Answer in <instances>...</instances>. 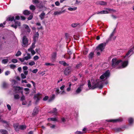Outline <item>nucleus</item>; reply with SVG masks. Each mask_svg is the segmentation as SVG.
<instances>
[{
	"label": "nucleus",
	"mask_w": 134,
	"mask_h": 134,
	"mask_svg": "<svg viewBox=\"0 0 134 134\" xmlns=\"http://www.w3.org/2000/svg\"><path fill=\"white\" fill-rule=\"evenodd\" d=\"M122 120L121 118L116 119H111L107 120L108 122H120L122 121Z\"/></svg>",
	"instance_id": "nucleus-12"
},
{
	"label": "nucleus",
	"mask_w": 134,
	"mask_h": 134,
	"mask_svg": "<svg viewBox=\"0 0 134 134\" xmlns=\"http://www.w3.org/2000/svg\"><path fill=\"white\" fill-rule=\"evenodd\" d=\"M88 52V50L87 49H86V50L84 51L83 52V54L84 55H86Z\"/></svg>",
	"instance_id": "nucleus-57"
},
{
	"label": "nucleus",
	"mask_w": 134,
	"mask_h": 134,
	"mask_svg": "<svg viewBox=\"0 0 134 134\" xmlns=\"http://www.w3.org/2000/svg\"><path fill=\"white\" fill-rule=\"evenodd\" d=\"M28 69L27 67L26 66H24L23 67L24 71Z\"/></svg>",
	"instance_id": "nucleus-64"
},
{
	"label": "nucleus",
	"mask_w": 134,
	"mask_h": 134,
	"mask_svg": "<svg viewBox=\"0 0 134 134\" xmlns=\"http://www.w3.org/2000/svg\"><path fill=\"white\" fill-rule=\"evenodd\" d=\"M24 58V59H25V60H27L31 59V56L29 53H27V56H25Z\"/></svg>",
	"instance_id": "nucleus-17"
},
{
	"label": "nucleus",
	"mask_w": 134,
	"mask_h": 134,
	"mask_svg": "<svg viewBox=\"0 0 134 134\" xmlns=\"http://www.w3.org/2000/svg\"><path fill=\"white\" fill-rule=\"evenodd\" d=\"M59 90L58 88H56L55 90V94L57 95L59 93H60V92L59 91Z\"/></svg>",
	"instance_id": "nucleus-38"
},
{
	"label": "nucleus",
	"mask_w": 134,
	"mask_h": 134,
	"mask_svg": "<svg viewBox=\"0 0 134 134\" xmlns=\"http://www.w3.org/2000/svg\"><path fill=\"white\" fill-rule=\"evenodd\" d=\"M36 25H38V26H39L40 27H38V28L39 29H42V26H41V24L39 23H37V24H36Z\"/></svg>",
	"instance_id": "nucleus-43"
},
{
	"label": "nucleus",
	"mask_w": 134,
	"mask_h": 134,
	"mask_svg": "<svg viewBox=\"0 0 134 134\" xmlns=\"http://www.w3.org/2000/svg\"><path fill=\"white\" fill-rule=\"evenodd\" d=\"M54 97H55V95H54V94H53L52 95V98H51V99H50L49 100V102H51V101H52L54 99Z\"/></svg>",
	"instance_id": "nucleus-53"
},
{
	"label": "nucleus",
	"mask_w": 134,
	"mask_h": 134,
	"mask_svg": "<svg viewBox=\"0 0 134 134\" xmlns=\"http://www.w3.org/2000/svg\"><path fill=\"white\" fill-rule=\"evenodd\" d=\"M40 94L39 93L35 95L34 98L37 101H38L40 100Z\"/></svg>",
	"instance_id": "nucleus-16"
},
{
	"label": "nucleus",
	"mask_w": 134,
	"mask_h": 134,
	"mask_svg": "<svg viewBox=\"0 0 134 134\" xmlns=\"http://www.w3.org/2000/svg\"><path fill=\"white\" fill-rule=\"evenodd\" d=\"M60 93L62 94H66V92L64 91H63L60 92Z\"/></svg>",
	"instance_id": "nucleus-63"
},
{
	"label": "nucleus",
	"mask_w": 134,
	"mask_h": 134,
	"mask_svg": "<svg viewBox=\"0 0 134 134\" xmlns=\"http://www.w3.org/2000/svg\"><path fill=\"white\" fill-rule=\"evenodd\" d=\"M8 86V84L5 82H3V88H6Z\"/></svg>",
	"instance_id": "nucleus-42"
},
{
	"label": "nucleus",
	"mask_w": 134,
	"mask_h": 134,
	"mask_svg": "<svg viewBox=\"0 0 134 134\" xmlns=\"http://www.w3.org/2000/svg\"><path fill=\"white\" fill-rule=\"evenodd\" d=\"M8 61V59H4L2 60V63L4 64H5L7 63Z\"/></svg>",
	"instance_id": "nucleus-33"
},
{
	"label": "nucleus",
	"mask_w": 134,
	"mask_h": 134,
	"mask_svg": "<svg viewBox=\"0 0 134 134\" xmlns=\"http://www.w3.org/2000/svg\"><path fill=\"white\" fill-rule=\"evenodd\" d=\"M106 45L105 43H102L99 44L96 47V50L97 51H100L101 52H102L105 48Z\"/></svg>",
	"instance_id": "nucleus-4"
},
{
	"label": "nucleus",
	"mask_w": 134,
	"mask_h": 134,
	"mask_svg": "<svg viewBox=\"0 0 134 134\" xmlns=\"http://www.w3.org/2000/svg\"><path fill=\"white\" fill-rule=\"evenodd\" d=\"M0 132L2 134H8L7 131L4 129H1L0 130Z\"/></svg>",
	"instance_id": "nucleus-21"
},
{
	"label": "nucleus",
	"mask_w": 134,
	"mask_h": 134,
	"mask_svg": "<svg viewBox=\"0 0 134 134\" xmlns=\"http://www.w3.org/2000/svg\"><path fill=\"white\" fill-rule=\"evenodd\" d=\"M21 53L20 51H18L16 53L15 55L16 56H19L21 55Z\"/></svg>",
	"instance_id": "nucleus-40"
},
{
	"label": "nucleus",
	"mask_w": 134,
	"mask_h": 134,
	"mask_svg": "<svg viewBox=\"0 0 134 134\" xmlns=\"http://www.w3.org/2000/svg\"><path fill=\"white\" fill-rule=\"evenodd\" d=\"M48 97L47 96H45L43 98V100L44 101H46L48 100Z\"/></svg>",
	"instance_id": "nucleus-48"
},
{
	"label": "nucleus",
	"mask_w": 134,
	"mask_h": 134,
	"mask_svg": "<svg viewBox=\"0 0 134 134\" xmlns=\"http://www.w3.org/2000/svg\"><path fill=\"white\" fill-rule=\"evenodd\" d=\"M23 13L24 14L26 15H28L30 14V11L26 10L24 11Z\"/></svg>",
	"instance_id": "nucleus-31"
},
{
	"label": "nucleus",
	"mask_w": 134,
	"mask_h": 134,
	"mask_svg": "<svg viewBox=\"0 0 134 134\" xmlns=\"http://www.w3.org/2000/svg\"><path fill=\"white\" fill-rule=\"evenodd\" d=\"M0 122L3 124H5L7 125H8V122L5 121L3 120L0 117Z\"/></svg>",
	"instance_id": "nucleus-26"
},
{
	"label": "nucleus",
	"mask_w": 134,
	"mask_h": 134,
	"mask_svg": "<svg viewBox=\"0 0 134 134\" xmlns=\"http://www.w3.org/2000/svg\"><path fill=\"white\" fill-rule=\"evenodd\" d=\"M128 64V62L127 60L125 61L122 63V68H124Z\"/></svg>",
	"instance_id": "nucleus-14"
},
{
	"label": "nucleus",
	"mask_w": 134,
	"mask_h": 134,
	"mask_svg": "<svg viewBox=\"0 0 134 134\" xmlns=\"http://www.w3.org/2000/svg\"><path fill=\"white\" fill-rule=\"evenodd\" d=\"M20 127L21 130H24L26 129V126L25 125H20Z\"/></svg>",
	"instance_id": "nucleus-32"
},
{
	"label": "nucleus",
	"mask_w": 134,
	"mask_h": 134,
	"mask_svg": "<svg viewBox=\"0 0 134 134\" xmlns=\"http://www.w3.org/2000/svg\"><path fill=\"white\" fill-rule=\"evenodd\" d=\"M134 49V46L133 47H132L130 49L129 51L126 54L125 56L124 57L125 58L126 57H129L133 53V51Z\"/></svg>",
	"instance_id": "nucleus-7"
},
{
	"label": "nucleus",
	"mask_w": 134,
	"mask_h": 134,
	"mask_svg": "<svg viewBox=\"0 0 134 134\" xmlns=\"http://www.w3.org/2000/svg\"><path fill=\"white\" fill-rule=\"evenodd\" d=\"M99 4L101 5H106L107 4V3L104 1L100 2Z\"/></svg>",
	"instance_id": "nucleus-45"
},
{
	"label": "nucleus",
	"mask_w": 134,
	"mask_h": 134,
	"mask_svg": "<svg viewBox=\"0 0 134 134\" xmlns=\"http://www.w3.org/2000/svg\"><path fill=\"white\" fill-rule=\"evenodd\" d=\"M29 40L25 36H24L22 40V46L23 47H27L28 45Z\"/></svg>",
	"instance_id": "nucleus-5"
},
{
	"label": "nucleus",
	"mask_w": 134,
	"mask_h": 134,
	"mask_svg": "<svg viewBox=\"0 0 134 134\" xmlns=\"http://www.w3.org/2000/svg\"><path fill=\"white\" fill-rule=\"evenodd\" d=\"M115 29L113 31L110 35L108 39V41L110 40H115L116 37L114 36V34L115 33Z\"/></svg>",
	"instance_id": "nucleus-6"
},
{
	"label": "nucleus",
	"mask_w": 134,
	"mask_h": 134,
	"mask_svg": "<svg viewBox=\"0 0 134 134\" xmlns=\"http://www.w3.org/2000/svg\"><path fill=\"white\" fill-rule=\"evenodd\" d=\"M12 84H13L14 85L16 83H18V82L17 81H16L15 80H13L12 82Z\"/></svg>",
	"instance_id": "nucleus-54"
},
{
	"label": "nucleus",
	"mask_w": 134,
	"mask_h": 134,
	"mask_svg": "<svg viewBox=\"0 0 134 134\" xmlns=\"http://www.w3.org/2000/svg\"><path fill=\"white\" fill-rule=\"evenodd\" d=\"M23 28L25 29L26 31L29 33L31 31L30 29L27 25L25 24L23 25Z\"/></svg>",
	"instance_id": "nucleus-10"
},
{
	"label": "nucleus",
	"mask_w": 134,
	"mask_h": 134,
	"mask_svg": "<svg viewBox=\"0 0 134 134\" xmlns=\"http://www.w3.org/2000/svg\"><path fill=\"white\" fill-rule=\"evenodd\" d=\"M77 9V8L76 7L74 8H68V10L70 11H73L76 10Z\"/></svg>",
	"instance_id": "nucleus-34"
},
{
	"label": "nucleus",
	"mask_w": 134,
	"mask_h": 134,
	"mask_svg": "<svg viewBox=\"0 0 134 134\" xmlns=\"http://www.w3.org/2000/svg\"><path fill=\"white\" fill-rule=\"evenodd\" d=\"M35 64V63L33 61H31L29 63V65L31 66L34 65Z\"/></svg>",
	"instance_id": "nucleus-36"
},
{
	"label": "nucleus",
	"mask_w": 134,
	"mask_h": 134,
	"mask_svg": "<svg viewBox=\"0 0 134 134\" xmlns=\"http://www.w3.org/2000/svg\"><path fill=\"white\" fill-rule=\"evenodd\" d=\"M29 52H30L31 54L32 55H34L36 53V52L33 49H28Z\"/></svg>",
	"instance_id": "nucleus-23"
},
{
	"label": "nucleus",
	"mask_w": 134,
	"mask_h": 134,
	"mask_svg": "<svg viewBox=\"0 0 134 134\" xmlns=\"http://www.w3.org/2000/svg\"><path fill=\"white\" fill-rule=\"evenodd\" d=\"M45 65H46V66H48V65H50V66H52V65H54V64H51L49 63H46L45 64Z\"/></svg>",
	"instance_id": "nucleus-47"
},
{
	"label": "nucleus",
	"mask_w": 134,
	"mask_h": 134,
	"mask_svg": "<svg viewBox=\"0 0 134 134\" xmlns=\"http://www.w3.org/2000/svg\"><path fill=\"white\" fill-rule=\"evenodd\" d=\"M7 107L8 109L9 110H11V107L8 104H7Z\"/></svg>",
	"instance_id": "nucleus-62"
},
{
	"label": "nucleus",
	"mask_w": 134,
	"mask_h": 134,
	"mask_svg": "<svg viewBox=\"0 0 134 134\" xmlns=\"http://www.w3.org/2000/svg\"><path fill=\"white\" fill-rule=\"evenodd\" d=\"M30 8L31 10H32L33 11L35 9V6L32 5H31L30 6Z\"/></svg>",
	"instance_id": "nucleus-35"
},
{
	"label": "nucleus",
	"mask_w": 134,
	"mask_h": 134,
	"mask_svg": "<svg viewBox=\"0 0 134 134\" xmlns=\"http://www.w3.org/2000/svg\"><path fill=\"white\" fill-rule=\"evenodd\" d=\"M51 113H54L55 115H56L57 113V110L56 108H54L53 110L51 111Z\"/></svg>",
	"instance_id": "nucleus-29"
},
{
	"label": "nucleus",
	"mask_w": 134,
	"mask_h": 134,
	"mask_svg": "<svg viewBox=\"0 0 134 134\" xmlns=\"http://www.w3.org/2000/svg\"><path fill=\"white\" fill-rule=\"evenodd\" d=\"M59 63L60 64L63 65L64 66H67L68 65V64L64 61H60L59 62Z\"/></svg>",
	"instance_id": "nucleus-25"
},
{
	"label": "nucleus",
	"mask_w": 134,
	"mask_h": 134,
	"mask_svg": "<svg viewBox=\"0 0 134 134\" xmlns=\"http://www.w3.org/2000/svg\"><path fill=\"white\" fill-rule=\"evenodd\" d=\"M106 9L107 10H103L101 11L100 12H98L95 13V14H108L109 13V12H115V10L111 9L109 8H107Z\"/></svg>",
	"instance_id": "nucleus-3"
},
{
	"label": "nucleus",
	"mask_w": 134,
	"mask_h": 134,
	"mask_svg": "<svg viewBox=\"0 0 134 134\" xmlns=\"http://www.w3.org/2000/svg\"><path fill=\"white\" fill-rule=\"evenodd\" d=\"M35 41L34 42H33L32 43L31 46L30 47V48L29 49H33L35 47Z\"/></svg>",
	"instance_id": "nucleus-28"
},
{
	"label": "nucleus",
	"mask_w": 134,
	"mask_h": 134,
	"mask_svg": "<svg viewBox=\"0 0 134 134\" xmlns=\"http://www.w3.org/2000/svg\"><path fill=\"white\" fill-rule=\"evenodd\" d=\"M77 26V24H72L71 25V26L73 27H75Z\"/></svg>",
	"instance_id": "nucleus-61"
},
{
	"label": "nucleus",
	"mask_w": 134,
	"mask_h": 134,
	"mask_svg": "<svg viewBox=\"0 0 134 134\" xmlns=\"http://www.w3.org/2000/svg\"><path fill=\"white\" fill-rule=\"evenodd\" d=\"M14 128L16 131H18L20 129V125H19L18 124H14L13 125Z\"/></svg>",
	"instance_id": "nucleus-13"
},
{
	"label": "nucleus",
	"mask_w": 134,
	"mask_h": 134,
	"mask_svg": "<svg viewBox=\"0 0 134 134\" xmlns=\"http://www.w3.org/2000/svg\"><path fill=\"white\" fill-rule=\"evenodd\" d=\"M15 91H19L20 90L23 89V87H20L19 86H14L13 87Z\"/></svg>",
	"instance_id": "nucleus-18"
},
{
	"label": "nucleus",
	"mask_w": 134,
	"mask_h": 134,
	"mask_svg": "<svg viewBox=\"0 0 134 134\" xmlns=\"http://www.w3.org/2000/svg\"><path fill=\"white\" fill-rule=\"evenodd\" d=\"M84 132H82L80 131H77L76 132L77 134H83Z\"/></svg>",
	"instance_id": "nucleus-52"
},
{
	"label": "nucleus",
	"mask_w": 134,
	"mask_h": 134,
	"mask_svg": "<svg viewBox=\"0 0 134 134\" xmlns=\"http://www.w3.org/2000/svg\"><path fill=\"white\" fill-rule=\"evenodd\" d=\"M21 94L23 96L21 97V100L22 101H23V100H25V97L23 95V92H21Z\"/></svg>",
	"instance_id": "nucleus-50"
},
{
	"label": "nucleus",
	"mask_w": 134,
	"mask_h": 134,
	"mask_svg": "<svg viewBox=\"0 0 134 134\" xmlns=\"http://www.w3.org/2000/svg\"><path fill=\"white\" fill-rule=\"evenodd\" d=\"M10 72L9 71H7L5 72V75H8L10 74Z\"/></svg>",
	"instance_id": "nucleus-59"
},
{
	"label": "nucleus",
	"mask_w": 134,
	"mask_h": 134,
	"mask_svg": "<svg viewBox=\"0 0 134 134\" xmlns=\"http://www.w3.org/2000/svg\"><path fill=\"white\" fill-rule=\"evenodd\" d=\"M45 13L44 12H42L41 14L39 16L41 18V20H42L44 18V16L45 15Z\"/></svg>",
	"instance_id": "nucleus-27"
},
{
	"label": "nucleus",
	"mask_w": 134,
	"mask_h": 134,
	"mask_svg": "<svg viewBox=\"0 0 134 134\" xmlns=\"http://www.w3.org/2000/svg\"><path fill=\"white\" fill-rule=\"evenodd\" d=\"M10 68L12 69H15L16 67V66L14 64H11L10 65Z\"/></svg>",
	"instance_id": "nucleus-46"
},
{
	"label": "nucleus",
	"mask_w": 134,
	"mask_h": 134,
	"mask_svg": "<svg viewBox=\"0 0 134 134\" xmlns=\"http://www.w3.org/2000/svg\"><path fill=\"white\" fill-rule=\"evenodd\" d=\"M109 75V71L107 70L100 76V79L97 80L95 81L93 80H91V84L90 81L88 80V87L90 89H94L97 87H98L100 88H102L104 82V80L108 78Z\"/></svg>",
	"instance_id": "nucleus-1"
},
{
	"label": "nucleus",
	"mask_w": 134,
	"mask_h": 134,
	"mask_svg": "<svg viewBox=\"0 0 134 134\" xmlns=\"http://www.w3.org/2000/svg\"><path fill=\"white\" fill-rule=\"evenodd\" d=\"M21 78L23 79L26 78V75H25L23 73H21Z\"/></svg>",
	"instance_id": "nucleus-39"
},
{
	"label": "nucleus",
	"mask_w": 134,
	"mask_h": 134,
	"mask_svg": "<svg viewBox=\"0 0 134 134\" xmlns=\"http://www.w3.org/2000/svg\"><path fill=\"white\" fill-rule=\"evenodd\" d=\"M82 91V87L80 86L79 87H78L77 89L76 90L75 94H79L80 93L81 91Z\"/></svg>",
	"instance_id": "nucleus-15"
},
{
	"label": "nucleus",
	"mask_w": 134,
	"mask_h": 134,
	"mask_svg": "<svg viewBox=\"0 0 134 134\" xmlns=\"http://www.w3.org/2000/svg\"><path fill=\"white\" fill-rule=\"evenodd\" d=\"M14 98L15 99H18L19 98V96L17 94L14 95Z\"/></svg>",
	"instance_id": "nucleus-51"
},
{
	"label": "nucleus",
	"mask_w": 134,
	"mask_h": 134,
	"mask_svg": "<svg viewBox=\"0 0 134 134\" xmlns=\"http://www.w3.org/2000/svg\"><path fill=\"white\" fill-rule=\"evenodd\" d=\"M14 17L13 16H9L8 17V18L7 19V20L8 21H13L14 19Z\"/></svg>",
	"instance_id": "nucleus-24"
},
{
	"label": "nucleus",
	"mask_w": 134,
	"mask_h": 134,
	"mask_svg": "<svg viewBox=\"0 0 134 134\" xmlns=\"http://www.w3.org/2000/svg\"><path fill=\"white\" fill-rule=\"evenodd\" d=\"M121 62V60H118L116 58H113L112 60V67L113 68L116 67Z\"/></svg>",
	"instance_id": "nucleus-2"
},
{
	"label": "nucleus",
	"mask_w": 134,
	"mask_h": 134,
	"mask_svg": "<svg viewBox=\"0 0 134 134\" xmlns=\"http://www.w3.org/2000/svg\"><path fill=\"white\" fill-rule=\"evenodd\" d=\"M70 67H68L64 71V74L65 75H68L71 72Z\"/></svg>",
	"instance_id": "nucleus-9"
},
{
	"label": "nucleus",
	"mask_w": 134,
	"mask_h": 134,
	"mask_svg": "<svg viewBox=\"0 0 134 134\" xmlns=\"http://www.w3.org/2000/svg\"><path fill=\"white\" fill-rule=\"evenodd\" d=\"M38 71V70L37 69H35L32 71V72L34 73H36Z\"/></svg>",
	"instance_id": "nucleus-55"
},
{
	"label": "nucleus",
	"mask_w": 134,
	"mask_h": 134,
	"mask_svg": "<svg viewBox=\"0 0 134 134\" xmlns=\"http://www.w3.org/2000/svg\"><path fill=\"white\" fill-rule=\"evenodd\" d=\"M14 21L15 23V25H11V26L14 27L15 29H16L17 26H20L21 25L20 23L18 21H16L15 20H14Z\"/></svg>",
	"instance_id": "nucleus-11"
},
{
	"label": "nucleus",
	"mask_w": 134,
	"mask_h": 134,
	"mask_svg": "<svg viewBox=\"0 0 134 134\" xmlns=\"http://www.w3.org/2000/svg\"><path fill=\"white\" fill-rule=\"evenodd\" d=\"M32 2L33 3L35 4L38 3L39 2L38 0H32Z\"/></svg>",
	"instance_id": "nucleus-58"
},
{
	"label": "nucleus",
	"mask_w": 134,
	"mask_h": 134,
	"mask_svg": "<svg viewBox=\"0 0 134 134\" xmlns=\"http://www.w3.org/2000/svg\"><path fill=\"white\" fill-rule=\"evenodd\" d=\"M39 36V34L37 32H36V34L34 36V37H37V38H38V37Z\"/></svg>",
	"instance_id": "nucleus-60"
},
{
	"label": "nucleus",
	"mask_w": 134,
	"mask_h": 134,
	"mask_svg": "<svg viewBox=\"0 0 134 134\" xmlns=\"http://www.w3.org/2000/svg\"><path fill=\"white\" fill-rule=\"evenodd\" d=\"M134 49V46L133 47H132L130 49L129 51L126 54L125 56L124 57L125 58L126 57H129L133 53V51Z\"/></svg>",
	"instance_id": "nucleus-8"
},
{
	"label": "nucleus",
	"mask_w": 134,
	"mask_h": 134,
	"mask_svg": "<svg viewBox=\"0 0 134 134\" xmlns=\"http://www.w3.org/2000/svg\"><path fill=\"white\" fill-rule=\"evenodd\" d=\"M49 121H57V120L55 118H51L48 119Z\"/></svg>",
	"instance_id": "nucleus-37"
},
{
	"label": "nucleus",
	"mask_w": 134,
	"mask_h": 134,
	"mask_svg": "<svg viewBox=\"0 0 134 134\" xmlns=\"http://www.w3.org/2000/svg\"><path fill=\"white\" fill-rule=\"evenodd\" d=\"M57 55L56 53L55 52H54L53 53L52 55V57L53 58H55L56 57Z\"/></svg>",
	"instance_id": "nucleus-41"
},
{
	"label": "nucleus",
	"mask_w": 134,
	"mask_h": 134,
	"mask_svg": "<svg viewBox=\"0 0 134 134\" xmlns=\"http://www.w3.org/2000/svg\"><path fill=\"white\" fill-rule=\"evenodd\" d=\"M128 121L129 124L131 125L132 124L133 121V120L132 118H130L129 119Z\"/></svg>",
	"instance_id": "nucleus-30"
},
{
	"label": "nucleus",
	"mask_w": 134,
	"mask_h": 134,
	"mask_svg": "<svg viewBox=\"0 0 134 134\" xmlns=\"http://www.w3.org/2000/svg\"><path fill=\"white\" fill-rule=\"evenodd\" d=\"M33 17V15L32 14L28 18V20H31Z\"/></svg>",
	"instance_id": "nucleus-56"
},
{
	"label": "nucleus",
	"mask_w": 134,
	"mask_h": 134,
	"mask_svg": "<svg viewBox=\"0 0 134 134\" xmlns=\"http://www.w3.org/2000/svg\"><path fill=\"white\" fill-rule=\"evenodd\" d=\"M39 59V57L37 55H35L33 59L34 60H37Z\"/></svg>",
	"instance_id": "nucleus-44"
},
{
	"label": "nucleus",
	"mask_w": 134,
	"mask_h": 134,
	"mask_svg": "<svg viewBox=\"0 0 134 134\" xmlns=\"http://www.w3.org/2000/svg\"><path fill=\"white\" fill-rule=\"evenodd\" d=\"M12 62L14 63H15L18 62V60L16 59H13L12 60Z\"/></svg>",
	"instance_id": "nucleus-49"
},
{
	"label": "nucleus",
	"mask_w": 134,
	"mask_h": 134,
	"mask_svg": "<svg viewBox=\"0 0 134 134\" xmlns=\"http://www.w3.org/2000/svg\"><path fill=\"white\" fill-rule=\"evenodd\" d=\"M38 109L36 108H35L33 110L32 114L34 115H35L37 114L38 113Z\"/></svg>",
	"instance_id": "nucleus-19"
},
{
	"label": "nucleus",
	"mask_w": 134,
	"mask_h": 134,
	"mask_svg": "<svg viewBox=\"0 0 134 134\" xmlns=\"http://www.w3.org/2000/svg\"><path fill=\"white\" fill-rule=\"evenodd\" d=\"M64 12V11H56L54 12L53 15H59L62 13H63Z\"/></svg>",
	"instance_id": "nucleus-20"
},
{
	"label": "nucleus",
	"mask_w": 134,
	"mask_h": 134,
	"mask_svg": "<svg viewBox=\"0 0 134 134\" xmlns=\"http://www.w3.org/2000/svg\"><path fill=\"white\" fill-rule=\"evenodd\" d=\"M94 55V52H91L89 54L88 57L89 59H91L93 57Z\"/></svg>",
	"instance_id": "nucleus-22"
}]
</instances>
